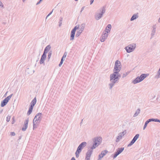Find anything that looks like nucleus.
I'll return each mask as SVG.
<instances>
[{"label":"nucleus","instance_id":"1","mask_svg":"<svg viewBox=\"0 0 160 160\" xmlns=\"http://www.w3.org/2000/svg\"><path fill=\"white\" fill-rule=\"evenodd\" d=\"M119 72L117 71V72H114L113 73L110 75V78L111 83H110L109 84L110 89H112L115 84L118 82L119 78L121 76L119 73Z\"/></svg>","mask_w":160,"mask_h":160},{"label":"nucleus","instance_id":"2","mask_svg":"<svg viewBox=\"0 0 160 160\" xmlns=\"http://www.w3.org/2000/svg\"><path fill=\"white\" fill-rule=\"evenodd\" d=\"M93 141V145L91 147V149H94L98 146L102 142V138L100 137H98L94 138L92 139Z\"/></svg>","mask_w":160,"mask_h":160},{"label":"nucleus","instance_id":"3","mask_svg":"<svg viewBox=\"0 0 160 160\" xmlns=\"http://www.w3.org/2000/svg\"><path fill=\"white\" fill-rule=\"evenodd\" d=\"M99 11L101 12L100 13H97L95 15V18L97 20H99L102 17L103 15L105 13L106 11L105 7L103 6L101 8Z\"/></svg>","mask_w":160,"mask_h":160},{"label":"nucleus","instance_id":"4","mask_svg":"<svg viewBox=\"0 0 160 160\" xmlns=\"http://www.w3.org/2000/svg\"><path fill=\"white\" fill-rule=\"evenodd\" d=\"M147 76L146 74H142L140 76H138L134 80L132 81V82L134 84H136L142 81Z\"/></svg>","mask_w":160,"mask_h":160},{"label":"nucleus","instance_id":"5","mask_svg":"<svg viewBox=\"0 0 160 160\" xmlns=\"http://www.w3.org/2000/svg\"><path fill=\"white\" fill-rule=\"evenodd\" d=\"M122 68L121 62L118 60H116L115 62L113 69V72H117V71H120Z\"/></svg>","mask_w":160,"mask_h":160},{"label":"nucleus","instance_id":"6","mask_svg":"<svg viewBox=\"0 0 160 160\" xmlns=\"http://www.w3.org/2000/svg\"><path fill=\"white\" fill-rule=\"evenodd\" d=\"M136 47V44L134 43H133L129 45L125 48V49L126 50L128 53H130L132 52L135 49Z\"/></svg>","mask_w":160,"mask_h":160},{"label":"nucleus","instance_id":"7","mask_svg":"<svg viewBox=\"0 0 160 160\" xmlns=\"http://www.w3.org/2000/svg\"><path fill=\"white\" fill-rule=\"evenodd\" d=\"M42 115L41 113H38L35 116L33 121L35 122L36 123H39L42 118Z\"/></svg>","mask_w":160,"mask_h":160},{"label":"nucleus","instance_id":"8","mask_svg":"<svg viewBox=\"0 0 160 160\" xmlns=\"http://www.w3.org/2000/svg\"><path fill=\"white\" fill-rule=\"evenodd\" d=\"M78 28L79 26H76L72 30L70 34V40H74L76 31L77 29H78Z\"/></svg>","mask_w":160,"mask_h":160},{"label":"nucleus","instance_id":"9","mask_svg":"<svg viewBox=\"0 0 160 160\" xmlns=\"http://www.w3.org/2000/svg\"><path fill=\"white\" fill-rule=\"evenodd\" d=\"M124 147H121L120 148H118L117 149L116 152H115L114 153L113 156V158L114 159L116 158L118 155L122 152L124 150Z\"/></svg>","mask_w":160,"mask_h":160},{"label":"nucleus","instance_id":"10","mask_svg":"<svg viewBox=\"0 0 160 160\" xmlns=\"http://www.w3.org/2000/svg\"><path fill=\"white\" fill-rule=\"evenodd\" d=\"M139 136V134H136L135 136L134 137L133 139L130 142V143L128 145V147H130L133 145L135 142L136 141L137 139L138 138Z\"/></svg>","mask_w":160,"mask_h":160},{"label":"nucleus","instance_id":"11","mask_svg":"<svg viewBox=\"0 0 160 160\" xmlns=\"http://www.w3.org/2000/svg\"><path fill=\"white\" fill-rule=\"evenodd\" d=\"M10 99V95L8 96L6 98H5L2 101L1 106L3 107L5 106L9 101Z\"/></svg>","mask_w":160,"mask_h":160},{"label":"nucleus","instance_id":"12","mask_svg":"<svg viewBox=\"0 0 160 160\" xmlns=\"http://www.w3.org/2000/svg\"><path fill=\"white\" fill-rule=\"evenodd\" d=\"M108 36V34H106V32H104V31H103L100 38V41L102 42H104L107 39Z\"/></svg>","mask_w":160,"mask_h":160},{"label":"nucleus","instance_id":"13","mask_svg":"<svg viewBox=\"0 0 160 160\" xmlns=\"http://www.w3.org/2000/svg\"><path fill=\"white\" fill-rule=\"evenodd\" d=\"M93 149H90L88 150L86 153V159H88L90 160V158L93 152Z\"/></svg>","mask_w":160,"mask_h":160},{"label":"nucleus","instance_id":"14","mask_svg":"<svg viewBox=\"0 0 160 160\" xmlns=\"http://www.w3.org/2000/svg\"><path fill=\"white\" fill-rule=\"evenodd\" d=\"M46 55L43 54L40 60L39 63L40 64H44V61L46 59Z\"/></svg>","mask_w":160,"mask_h":160},{"label":"nucleus","instance_id":"15","mask_svg":"<svg viewBox=\"0 0 160 160\" xmlns=\"http://www.w3.org/2000/svg\"><path fill=\"white\" fill-rule=\"evenodd\" d=\"M156 25L155 24L153 25L152 26V31L151 33V38H152L153 37V36L155 35V32H156Z\"/></svg>","mask_w":160,"mask_h":160},{"label":"nucleus","instance_id":"16","mask_svg":"<svg viewBox=\"0 0 160 160\" xmlns=\"http://www.w3.org/2000/svg\"><path fill=\"white\" fill-rule=\"evenodd\" d=\"M51 48V46L50 45L47 46L45 48L43 54L46 55L47 53L49 52Z\"/></svg>","mask_w":160,"mask_h":160},{"label":"nucleus","instance_id":"17","mask_svg":"<svg viewBox=\"0 0 160 160\" xmlns=\"http://www.w3.org/2000/svg\"><path fill=\"white\" fill-rule=\"evenodd\" d=\"M37 102V99L36 97H35L34 98V99L32 100L31 101L30 103V107L32 108H33L34 106L36 104Z\"/></svg>","mask_w":160,"mask_h":160},{"label":"nucleus","instance_id":"18","mask_svg":"<svg viewBox=\"0 0 160 160\" xmlns=\"http://www.w3.org/2000/svg\"><path fill=\"white\" fill-rule=\"evenodd\" d=\"M108 152V151L107 150L102 151L101 153L99 155L98 157H100V158H102Z\"/></svg>","mask_w":160,"mask_h":160},{"label":"nucleus","instance_id":"19","mask_svg":"<svg viewBox=\"0 0 160 160\" xmlns=\"http://www.w3.org/2000/svg\"><path fill=\"white\" fill-rule=\"evenodd\" d=\"M138 14H135L133 15L132 17H131V19H130V21H133L136 19L137 18H138Z\"/></svg>","mask_w":160,"mask_h":160},{"label":"nucleus","instance_id":"20","mask_svg":"<svg viewBox=\"0 0 160 160\" xmlns=\"http://www.w3.org/2000/svg\"><path fill=\"white\" fill-rule=\"evenodd\" d=\"M87 145V143L85 142H82L78 146V147L81 148L82 149L85 147Z\"/></svg>","mask_w":160,"mask_h":160},{"label":"nucleus","instance_id":"21","mask_svg":"<svg viewBox=\"0 0 160 160\" xmlns=\"http://www.w3.org/2000/svg\"><path fill=\"white\" fill-rule=\"evenodd\" d=\"M85 25L84 23L81 24L80 26V28H79V30H80L81 32H82L85 28Z\"/></svg>","mask_w":160,"mask_h":160},{"label":"nucleus","instance_id":"22","mask_svg":"<svg viewBox=\"0 0 160 160\" xmlns=\"http://www.w3.org/2000/svg\"><path fill=\"white\" fill-rule=\"evenodd\" d=\"M151 122V121L150 120V119H149L148 120L145 122L144 124V125L143 126V129H145V128H146V127L147 126V125L150 122Z\"/></svg>","mask_w":160,"mask_h":160},{"label":"nucleus","instance_id":"23","mask_svg":"<svg viewBox=\"0 0 160 160\" xmlns=\"http://www.w3.org/2000/svg\"><path fill=\"white\" fill-rule=\"evenodd\" d=\"M33 108L30 107L29 108L28 110L27 113V115L28 116L30 115L31 114L32 112Z\"/></svg>","mask_w":160,"mask_h":160},{"label":"nucleus","instance_id":"24","mask_svg":"<svg viewBox=\"0 0 160 160\" xmlns=\"http://www.w3.org/2000/svg\"><path fill=\"white\" fill-rule=\"evenodd\" d=\"M140 109H138L136 111L135 113H134L133 115V117H136L137 116L140 112Z\"/></svg>","mask_w":160,"mask_h":160},{"label":"nucleus","instance_id":"25","mask_svg":"<svg viewBox=\"0 0 160 160\" xmlns=\"http://www.w3.org/2000/svg\"><path fill=\"white\" fill-rule=\"evenodd\" d=\"M38 123H36L35 122L33 121V129L37 128Z\"/></svg>","mask_w":160,"mask_h":160},{"label":"nucleus","instance_id":"26","mask_svg":"<svg viewBox=\"0 0 160 160\" xmlns=\"http://www.w3.org/2000/svg\"><path fill=\"white\" fill-rule=\"evenodd\" d=\"M160 78V70L159 69V70H158V71L157 72V75H156L155 76V78L158 79Z\"/></svg>","mask_w":160,"mask_h":160},{"label":"nucleus","instance_id":"27","mask_svg":"<svg viewBox=\"0 0 160 160\" xmlns=\"http://www.w3.org/2000/svg\"><path fill=\"white\" fill-rule=\"evenodd\" d=\"M52 51H51L49 52V53H48V61H49L50 59V58L52 54Z\"/></svg>","mask_w":160,"mask_h":160},{"label":"nucleus","instance_id":"28","mask_svg":"<svg viewBox=\"0 0 160 160\" xmlns=\"http://www.w3.org/2000/svg\"><path fill=\"white\" fill-rule=\"evenodd\" d=\"M82 32H81L80 30H79L78 31H77V33L76 34V37H78L80 35V34L82 33Z\"/></svg>","mask_w":160,"mask_h":160},{"label":"nucleus","instance_id":"29","mask_svg":"<svg viewBox=\"0 0 160 160\" xmlns=\"http://www.w3.org/2000/svg\"><path fill=\"white\" fill-rule=\"evenodd\" d=\"M150 120L151 121L158 122L160 123V120L158 119L150 118Z\"/></svg>","mask_w":160,"mask_h":160},{"label":"nucleus","instance_id":"30","mask_svg":"<svg viewBox=\"0 0 160 160\" xmlns=\"http://www.w3.org/2000/svg\"><path fill=\"white\" fill-rule=\"evenodd\" d=\"M126 133V132L125 131H123L120 132L119 133V135L120 137V139L122 138V136H124Z\"/></svg>","mask_w":160,"mask_h":160},{"label":"nucleus","instance_id":"31","mask_svg":"<svg viewBox=\"0 0 160 160\" xmlns=\"http://www.w3.org/2000/svg\"><path fill=\"white\" fill-rule=\"evenodd\" d=\"M62 17H60L59 19V27H60L62 25Z\"/></svg>","mask_w":160,"mask_h":160},{"label":"nucleus","instance_id":"32","mask_svg":"<svg viewBox=\"0 0 160 160\" xmlns=\"http://www.w3.org/2000/svg\"><path fill=\"white\" fill-rule=\"evenodd\" d=\"M29 121V119L28 118L24 122V125L28 126V122Z\"/></svg>","mask_w":160,"mask_h":160},{"label":"nucleus","instance_id":"33","mask_svg":"<svg viewBox=\"0 0 160 160\" xmlns=\"http://www.w3.org/2000/svg\"><path fill=\"white\" fill-rule=\"evenodd\" d=\"M82 149L81 148L78 146L76 150V152H79L80 153Z\"/></svg>","mask_w":160,"mask_h":160},{"label":"nucleus","instance_id":"34","mask_svg":"<svg viewBox=\"0 0 160 160\" xmlns=\"http://www.w3.org/2000/svg\"><path fill=\"white\" fill-rule=\"evenodd\" d=\"M129 72H127L124 73H123V74L122 76V78H124L129 73Z\"/></svg>","mask_w":160,"mask_h":160},{"label":"nucleus","instance_id":"35","mask_svg":"<svg viewBox=\"0 0 160 160\" xmlns=\"http://www.w3.org/2000/svg\"><path fill=\"white\" fill-rule=\"evenodd\" d=\"M27 128H28V126H25L24 125L23 127L22 128V131H26V130Z\"/></svg>","mask_w":160,"mask_h":160},{"label":"nucleus","instance_id":"36","mask_svg":"<svg viewBox=\"0 0 160 160\" xmlns=\"http://www.w3.org/2000/svg\"><path fill=\"white\" fill-rule=\"evenodd\" d=\"M110 30L108 29L107 28H106L105 29V30L104 31V32H106V33H109L110 32Z\"/></svg>","mask_w":160,"mask_h":160},{"label":"nucleus","instance_id":"37","mask_svg":"<svg viewBox=\"0 0 160 160\" xmlns=\"http://www.w3.org/2000/svg\"><path fill=\"white\" fill-rule=\"evenodd\" d=\"M112 28L111 25L110 24H108L106 28L111 30Z\"/></svg>","mask_w":160,"mask_h":160},{"label":"nucleus","instance_id":"38","mask_svg":"<svg viewBox=\"0 0 160 160\" xmlns=\"http://www.w3.org/2000/svg\"><path fill=\"white\" fill-rule=\"evenodd\" d=\"M120 138V137L119 135L117 136L116 141V142H118L119 141V139Z\"/></svg>","mask_w":160,"mask_h":160},{"label":"nucleus","instance_id":"39","mask_svg":"<svg viewBox=\"0 0 160 160\" xmlns=\"http://www.w3.org/2000/svg\"><path fill=\"white\" fill-rule=\"evenodd\" d=\"M80 153L77 152L76 151L75 152V155L76 156L77 158H78L79 157V155L80 154Z\"/></svg>","mask_w":160,"mask_h":160},{"label":"nucleus","instance_id":"40","mask_svg":"<svg viewBox=\"0 0 160 160\" xmlns=\"http://www.w3.org/2000/svg\"><path fill=\"white\" fill-rule=\"evenodd\" d=\"M7 122H8L10 120V116L9 115H8L7 117Z\"/></svg>","mask_w":160,"mask_h":160},{"label":"nucleus","instance_id":"41","mask_svg":"<svg viewBox=\"0 0 160 160\" xmlns=\"http://www.w3.org/2000/svg\"><path fill=\"white\" fill-rule=\"evenodd\" d=\"M63 61L62 60H61L60 62L58 65L59 67H61V66L62 65V63H63Z\"/></svg>","mask_w":160,"mask_h":160},{"label":"nucleus","instance_id":"42","mask_svg":"<svg viewBox=\"0 0 160 160\" xmlns=\"http://www.w3.org/2000/svg\"><path fill=\"white\" fill-rule=\"evenodd\" d=\"M53 12V10L51 11L48 14V15L46 16V19H47V18Z\"/></svg>","mask_w":160,"mask_h":160},{"label":"nucleus","instance_id":"43","mask_svg":"<svg viewBox=\"0 0 160 160\" xmlns=\"http://www.w3.org/2000/svg\"><path fill=\"white\" fill-rule=\"evenodd\" d=\"M67 53L66 52H64L63 55V56H62L63 57H64L65 58L66 57V56H67Z\"/></svg>","mask_w":160,"mask_h":160},{"label":"nucleus","instance_id":"44","mask_svg":"<svg viewBox=\"0 0 160 160\" xmlns=\"http://www.w3.org/2000/svg\"><path fill=\"white\" fill-rule=\"evenodd\" d=\"M15 135V133L14 132H11V135L14 136Z\"/></svg>","mask_w":160,"mask_h":160},{"label":"nucleus","instance_id":"45","mask_svg":"<svg viewBox=\"0 0 160 160\" xmlns=\"http://www.w3.org/2000/svg\"><path fill=\"white\" fill-rule=\"evenodd\" d=\"M0 7H1L2 8L3 7V5L0 0Z\"/></svg>","mask_w":160,"mask_h":160},{"label":"nucleus","instance_id":"46","mask_svg":"<svg viewBox=\"0 0 160 160\" xmlns=\"http://www.w3.org/2000/svg\"><path fill=\"white\" fill-rule=\"evenodd\" d=\"M14 122H15V120H14V117H13L12 118V124H13L14 123Z\"/></svg>","mask_w":160,"mask_h":160},{"label":"nucleus","instance_id":"47","mask_svg":"<svg viewBox=\"0 0 160 160\" xmlns=\"http://www.w3.org/2000/svg\"><path fill=\"white\" fill-rule=\"evenodd\" d=\"M42 1H41V0H40L39 1V2H38L36 4V5H38V4H40V2H42Z\"/></svg>","mask_w":160,"mask_h":160},{"label":"nucleus","instance_id":"48","mask_svg":"<svg viewBox=\"0 0 160 160\" xmlns=\"http://www.w3.org/2000/svg\"><path fill=\"white\" fill-rule=\"evenodd\" d=\"M84 7H83L82 8H81V11H80V12H82V11L83 10V9H84Z\"/></svg>","mask_w":160,"mask_h":160},{"label":"nucleus","instance_id":"49","mask_svg":"<svg viewBox=\"0 0 160 160\" xmlns=\"http://www.w3.org/2000/svg\"><path fill=\"white\" fill-rule=\"evenodd\" d=\"M94 0H91L90 1V4H92Z\"/></svg>","mask_w":160,"mask_h":160},{"label":"nucleus","instance_id":"50","mask_svg":"<svg viewBox=\"0 0 160 160\" xmlns=\"http://www.w3.org/2000/svg\"><path fill=\"white\" fill-rule=\"evenodd\" d=\"M65 58H64V57H62V58H61V60H62V59L63 61H64V60H65Z\"/></svg>","mask_w":160,"mask_h":160},{"label":"nucleus","instance_id":"51","mask_svg":"<svg viewBox=\"0 0 160 160\" xmlns=\"http://www.w3.org/2000/svg\"><path fill=\"white\" fill-rule=\"evenodd\" d=\"M71 160H76L75 158L74 157H72V158Z\"/></svg>","mask_w":160,"mask_h":160},{"label":"nucleus","instance_id":"52","mask_svg":"<svg viewBox=\"0 0 160 160\" xmlns=\"http://www.w3.org/2000/svg\"><path fill=\"white\" fill-rule=\"evenodd\" d=\"M102 159V158H100V157H98V160H101Z\"/></svg>","mask_w":160,"mask_h":160},{"label":"nucleus","instance_id":"53","mask_svg":"<svg viewBox=\"0 0 160 160\" xmlns=\"http://www.w3.org/2000/svg\"><path fill=\"white\" fill-rule=\"evenodd\" d=\"M3 111V110L2 109L0 111V114L2 113V112Z\"/></svg>","mask_w":160,"mask_h":160},{"label":"nucleus","instance_id":"54","mask_svg":"<svg viewBox=\"0 0 160 160\" xmlns=\"http://www.w3.org/2000/svg\"><path fill=\"white\" fill-rule=\"evenodd\" d=\"M82 121H83V119H82V120L81 121V122L80 123V124H81V123H82Z\"/></svg>","mask_w":160,"mask_h":160},{"label":"nucleus","instance_id":"55","mask_svg":"<svg viewBox=\"0 0 160 160\" xmlns=\"http://www.w3.org/2000/svg\"><path fill=\"white\" fill-rule=\"evenodd\" d=\"M12 94H11V98L12 97Z\"/></svg>","mask_w":160,"mask_h":160},{"label":"nucleus","instance_id":"56","mask_svg":"<svg viewBox=\"0 0 160 160\" xmlns=\"http://www.w3.org/2000/svg\"><path fill=\"white\" fill-rule=\"evenodd\" d=\"M25 0H22V1L24 2H25Z\"/></svg>","mask_w":160,"mask_h":160},{"label":"nucleus","instance_id":"57","mask_svg":"<svg viewBox=\"0 0 160 160\" xmlns=\"http://www.w3.org/2000/svg\"><path fill=\"white\" fill-rule=\"evenodd\" d=\"M78 0H75V1H78Z\"/></svg>","mask_w":160,"mask_h":160},{"label":"nucleus","instance_id":"58","mask_svg":"<svg viewBox=\"0 0 160 160\" xmlns=\"http://www.w3.org/2000/svg\"><path fill=\"white\" fill-rule=\"evenodd\" d=\"M86 160H89V159H86Z\"/></svg>","mask_w":160,"mask_h":160},{"label":"nucleus","instance_id":"59","mask_svg":"<svg viewBox=\"0 0 160 160\" xmlns=\"http://www.w3.org/2000/svg\"><path fill=\"white\" fill-rule=\"evenodd\" d=\"M21 138V137H19V139H20Z\"/></svg>","mask_w":160,"mask_h":160},{"label":"nucleus","instance_id":"60","mask_svg":"<svg viewBox=\"0 0 160 160\" xmlns=\"http://www.w3.org/2000/svg\"><path fill=\"white\" fill-rule=\"evenodd\" d=\"M41 1H42V0H41Z\"/></svg>","mask_w":160,"mask_h":160}]
</instances>
